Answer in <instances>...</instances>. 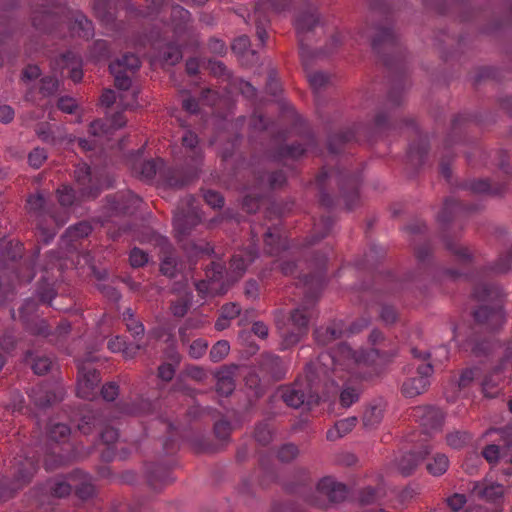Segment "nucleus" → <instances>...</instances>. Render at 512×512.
<instances>
[{"instance_id": "obj_1", "label": "nucleus", "mask_w": 512, "mask_h": 512, "mask_svg": "<svg viewBox=\"0 0 512 512\" xmlns=\"http://www.w3.org/2000/svg\"><path fill=\"white\" fill-rule=\"evenodd\" d=\"M396 353H388L384 350L371 349L367 353L354 351L346 344L339 345L333 352L321 353L317 362L308 364L306 367L305 382L298 381L292 386L280 389L281 399L290 407L300 408L301 406L312 407L318 404L319 394L318 383L327 376L330 369L351 370L361 363H383L390 360Z\"/></svg>"}, {"instance_id": "obj_2", "label": "nucleus", "mask_w": 512, "mask_h": 512, "mask_svg": "<svg viewBox=\"0 0 512 512\" xmlns=\"http://www.w3.org/2000/svg\"><path fill=\"white\" fill-rule=\"evenodd\" d=\"M311 317L312 311L304 305L297 307L291 312L287 323L284 327L280 328L285 347L295 345L306 335Z\"/></svg>"}, {"instance_id": "obj_3", "label": "nucleus", "mask_w": 512, "mask_h": 512, "mask_svg": "<svg viewBox=\"0 0 512 512\" xmlns=\"http://www.w3.org/2000/svg\"><path fill=\"white\" fill-rule=\"evenodd\" d=\"M297 0H260L254 10V16L257 23V37L262 44L265 43L267 33L262 27L261 17H266L268 12L282 13L291 7V4Z\"/></svg>"}, {"instance_id": "obj_4", "label": "nucleus", "mask_w": 512, "mask_h": 512, "mask_svg": "<svg viewBox=\"0 0 512 512\" xmlns=\"http://www.w3.org/2000/svg\"><path fill=\"white\" fill-rule=\"evenodd\" d=\"M100 377L95 369L87 367L85 362L78 364L77 394L79 397L91 400L96 395Z\"/></svg>"}, {"instance_id": "obj_5", "label": "nucleus", "mask_w": 512, "mask_h": 512, "mask_svg": "<svg viewBox=\"0 0 512 512\" xmlns=\"http://www.w3.org/2000/svg\"><path fill=\"white\" fill-rule=\"evenodd\" d=\"M433 368L430 363L417 367L418 376L407 379L402 385V392L406 397L413 398L422 394L430 385V376Z\"/></svg>"}, {"instance_id": "obj_6", "label": "nucleus", "mask_w": 512, "mask_h": 512, "mask_svg": "<svg viewBox=\"0 0 512 512\" xmlns=\"http://www.w3.org/2000/svg\"><path fill=\"white\" fill-rule=\"evenodd\" d=\"M512 371V343L507 349L504 359L502 360L500 366L494 368L491 372H489L481 382L483 392L488 397H493L496 395V391L494 389L498 386L499 382L503 378L504 371Z\"/></svg>"}, {"instance_id": "obj_7", "label": "nucleus", "mask_w": 512, "mask_h": 512, "mask_svg": "<svg viewBox=\"0 0 512 512\" xmlns=\"http://www.w3.org/2000/svg\"><path fill=\"white\" fill-rule=\"evenodd\" d=\"M194 202L195 199L193 197H188L181 204V212L175 215L174 226L180 234L186 233L187 225L194 226L201 220L194 206Z\"/></svg>"}, {"instance_id": "obj_8", "label": "nucleus", "mask_w": 512, "mask_h": 512, "mask_svg": "<svg viewBox=\"0 0 512 512\" xmlns=\"http://www.w3.org/2000/svg\"><path fill=\"white\" fill-rule=\"evenodd\" d=\"M224 268L220 263H213L207 271L208 280L197 283L196 288L203 295H217L225 292L223 287L219 288V282L223 279Z\"/></svg>"}, {"instance_id": "obj_9", "label": "nucleus", "mask_w": 512, "mask_h": 512, "mask_svg": "<svg viewBox=\"0 0 512 512\" xmlns=\"http://www.w3.org/2000/svg\"><path fill=\"white\" fill-rule=\"evenodd\" d=\"M320 23V18L317 11H312L309 13H305L299 16L295 21V28L297 34L299 36V41L301 45L300 55L302 61L306 64L308 58V51L303 46V41L305 40L306 35L311 32L317 25Z\"/></svg>"}, {"instance_id": "obj_10", "label": "nucleus", "mask_w": 512, "mask_h": 512, "mask_svg": "<svg viewBox=\"0 0 512 512\" xmlns=\"http://www.w3.org/2000/svg\"><path fill=\"white\" fill-rule=\"evenodd\" d=\"M316 491L321 496H325L330 502H340L347 494L346 486L332 477L322 478L317 484Z\"/></svg>"}, {"instance_id": "obj_11", "label": "nucleus", "mask_w": 512, "mask_h": 512, "mask_svg": "<svg viewBox=\"0 0 512 512\" xmlns=\"http://www.w3.org/2000/svg\"><path fill=\"white\" fill-rule=\"evenodd\" d=\"M66 22L72 36L89 39L94 34L92 22L79 11L72 12L70 16H67Z\"/></svg>"}, {"instance_id": "obj_12", "label": "nucleus", "mask_w": 512, "mask_h": 512, "mask_svg": "<svg viewBox=\"0 0 512 512\" xmlns=\"http://www.w3.org/2000/svg\"><path fill=\"white\" fill-rule=\"evenodd\" d=\"M415 416L427 432L438 430L443 423L442 411L434 407H418Z\"/></svg>"}, {"instance_id": "obj_13", "label": "nucleus", "mask_w": 512, "mask_h": 512, "mask_svg": "<svg viewBox=\"0 0 512 512\" xmlns=\"http://www.w3.org/2000/svg\"><path fill=\"white\" fill-rule=\"evenodd\" d=\"M501 437L504 441L503 449L501 450L498 445H488L483 451V457L490 463L496 464L500 458L507 456V451L512 445V427L501 430Z\"/></svg>"}, {"instance_id": "obj_14", "label": "nucleus", "mask_w": 512, "mask_h": 512, "mask_svg": "<svg viewBox=\"0 0 512 512\" xmlns=\"http://www.w3.org/2000/svg\"><path fill=\"white\" fill-rule=\"evenodd\" d=\"M504 493V488L498 483L481 482L476 483L473 487L472 494L475 497L484 499L486 501L494 502L501 498Z\"/></svg>"}, {"instance_id": "obj_15", "label": "nucleus", "mask_w": 512, "mask_h": 512, "mask_svg": "<svg viewBox=\"0 0 512 512\" xmlns=\"http://www.w3.org/2000/svg\"><path fill=\"white\" fill-rule=\"evenodd\" d=\"M236 366L223 367L219 369L216 373L217 385L216 390L219 394L228 396L230 395L234 388V375Z\"/></svg>"}, {"instance_id": "obj_16", "label": "nucleus", "mask_w": 512, "mask_h": 512, "mask_svg": "<svg viewBox=\"0 0 512 512\" xmlns=\"http://www.w3.org/2000/svg\"><path fill=\"white\" fill-rule=\"evenodd\" d=\"M93 10L96 17L105 25L115 20L116 0H93Z\"/></svg>"}, {"instance_id": "obj_17", "label": "nucleus", "mask_w": 512, "mask_h": 512, "mask_svg": "<svg viewBox=\"0 0 512 512\" xmlns=\"http://www.w3.org/2000/svg\"><path fill=\"white\" fill-rule=\"evenodd\" d=\"M475 319L479 323H487L492 328L504 322V313L501 308L482 306L475 311Z\"/></svg>"}, {"instance_id": "obj_18", "label": "nucleus", "mask_w": 512, "mask_h": 512, "mask_svg": "<svg viewBox=\"0 0 512 512\" xmlns=\"http://www.w3.org/2000/svg\"><path fill=\"white\" fill-rule=\"evenodd\" d=\"M37 135L45 142L51 143H62L67 141L68 143H72L75 138L72 135H64V127L57 126L55 130H51L50 127L39 128L36 130Z\"/></svg>"}, {"instance_id": "obj_19", "label": "nucleus", "mask_w": 512, "mask_h": 512, "mask_svg": "<svg viewBox=\"0 0 512 512\" xmlns=\"http://www.w3.org/2000/svg\"><path fill=\"white\" fill-rule=\"evenodd\" d=\"M357 424L356 417H348L342 420H339L333 428L327 431V439L330 441H335L353 430V428Z\"/></svg>"}, {"instance_id": "obj_20", "label": "nucleus", "mask_w": 512, "mask_h": 512, "mask_svg": "<svg viewBox=\"0 0 512 512\" xmlns=\"http://www.w3.org/2000/svg\"><path fill=\"white\" fill-rule=\"evenodd\" d=\"M62 69H68L70 77L74 82H79L82 79L83 73L81 70V63L79 58L73 53H67L60 58Z\"/></svg>"}, {"instance_id": "obj_21", "label": "nucleus", "mask_w": 512, "mask_h": 512, "mask_svg": "<svg viewBox=\"0 0 512 512\" xmlns=\"http://www.w3.org/2000/svg\"><path fill=\"white\" fill-rule=\"evenodd\" d=\"M343 334V330L338 324L332 326L321 327L315 330V339L322 345H328L340 338Z\"/></svg>"}, {"instance_id": "obj_22", "label": "nucleus", "mask_w": 512, "mask_h": 512, "mask_svg": "<svg viewBox=\"0 0 512 512\" xmlns=\"http://www.w3.org/2000/svg\"><path fill=\"white\" fill-rule=\"evenodd\" d=\"M75 178L77 183L79 184L81 193L83 196L87 197H95L97 195V191L93 189H88L85 187L87 183L91 182V173L90 168L86 164H80L77 166L75 170Z\"/></svg>"}, {"instance_id": "obj_23", "label": "nucleus", "mask_w": 512, "mask_h": 512, "mask_svg": "<svg viewBox=\"0 0 512 512\" xmlns=\"http://www.w3.org/2000/svg\"><path fill=\"white\" fill-rule=\"evenodd\" d=\"M198 142L197 135L191 131H186L182 136V145L190 150V157L195 167L200 163L202 158V152L198 147Z\"/></svg>"}, {"instance_id": "obj_24", "label": "nucleus", "mask_w": 512, "mask_h": 512, "mask_svg": "<svg viewBox=\"0 0 512 512\" xmlns=\"http://www.w3.org/2000/svg\"><path fill=\"white\" fill-rule=\"evenodd\" d=\"M121 66L122 62H113L110 64L109 68L111 73L114 75L116 87L126 91L131 85V80L126 74L127 72L121 70Z\"/></svg>"}, {"instance_id": "obj_25", "label": "nucleus", "mask_w": 512, "mask_h": 512, "mask_svg": "<svg viewBox=\"0 0 512 512\" xmlns=\"http://www.w3.org/2000/svg\"><path fill=\"white\" fill-rule=\"evenodd\" d=\"M449 467L448 457L444 454H436L428 463L427 470L434 476L444 474Z\"/></svg>"}, {"instance_id": "obj_26", "label": "nucleus", "mask_w": 512, "mask_h": 512, "mask_svg": "<svg viewBox=\"0 0 512 512\" xmlns=\"http://www.w3.org/2000/svg\"><path fill=\"white\" fill-rule=\"evenodd\" d=\"M383 418V409L379 405L368 407L363 414V424L366 428H373L378 425Z\"/></svg>"}, {"instance_id": "obj_27", "label": "nucleus", "mask_w": 512, "mask_h": 512, "mask_svg": "<svg viewBox=\"0 0 512 512\" xmlns=\"http://www.w3.org/2000/svg\"><path fill=\"white\" fill-rule=\"evenodd\" d=\"M253 261V257L251 255V253H249L248 255L245 254H237L235 256H233L232 260H231V270H232V273L234 274V278L237 279L239 278L240 276H242V274L244 273V271L246 270L247 266Z\"/></svg>"}, {"instance_id": "obj_28", "label": "nucleus", "mask_w": 512, "mask_h": 512, "mask_svg": "<svg viewBox=\"0 0 512 512\" xmlns=\"http://www.w3.org/2000/svg\"><path fill=\"white\" fill-rule=\"evenodd\" d=\"M419 460L414 453H408L398 461V470L401 474L408 476L417 467Z\"/></svg>"}, {"instance_id": "obj_29", "label": "nucleus", "mask_w": 512, "mask_h": 512, "mask_svg": "<svg viewBox=\"0 0 512 512\" xmlns=\"http://www.w3.org/2000/svg\"><path fill=\"white\" fill-rule=\"evenodd\" d=\"M123 319L126 323L127 329L134 335L139 336L144 333L143 324L138 321L131 309H126L123 312Z\"/></svg>"}, {"instance_id": "obj_30", "label": "nucleus", "mask_w": 512, "mask_h": 512, "mask_svg": "<svg viewBox=\"0 0 512 512\" xmlns=\"http://www.w3.org/2000/svg\"><path fill=\"white\" fill-rule=\"evenodd\" d=\"M230 351V345L226 340H220L210 350L209 356L212 362H220Z\"/></svg>"}, {"instance_id": "obj_31", "label": "nucleus", "mask_w": 512, "mask_h": 512, "mask_svg": "<svg viewBox=\"0 0 512 512\" xmlns=\"http://www.w3.org/2000/svg\"><path fill=\"white\" fill-rule=\"evenodd\" d=\"M30 397L34 403L40 407H45L54 400V396L49 394L42 386L33 388Z\"/></svg>"}, {"instance_id": "obj_32", "label": "nucleus", "mask_w": 512, "mask_h": 512, "mask_svg": "<svg viewBox=\"0 0 512 512\" xmlns=\"http://www.w3.org/2000/svg\"><path fill=\"white\" fill-rule=\"evenodd\" d=\"M179 265L180 264L177 259L172 254H170L162 259L160 270L164 275L168 277H174L180 270Z\"/></svg>"}, {"instance_id": "obj_33", "label": "nucleus", "mask_w": 512, "mask_h": 512, "mask_svg": "<svg viewBox=\"0 0 512 512\" xmlns=\"http://www.w3.org/2000/svg\"><path fill=\"white\" fill-rule=\"evenodd\" d=\"M134 171L138 173L142 179L151 180L157 172V165L153 161L141 162L134 166Z\"/></svg>"}, {"instance_id": "obj_34", "label": "nucleus", "mask_w": 512, "mask_h": 512, "mask_svg": "<svg viewBox=\"0 0 512 512\" xmlns=\"http://www.w3.org/2000/svg\"><path fill=\"white\" fill-rule=\"evenodd\" d=\"M48 489L55 497H65L71 493L72 485L65 480H54L48 484Z\"/></svg>"}, {"instance_id": "obj_35", "label": "nucleus", "mask_w": 512, "mask_h": 512, "mask_svg": "<svg viewBox=\"0 0 512 512\" xmlns=\"http://www.w3.org/2000/svg\"><path fill=\"white\" fill-rule=\"evenodd\" d=\"M91 226L86 222L78 223L74 226H71L66 231V236L71 240L79 239L88 236L91 233Z\"/></svg>"}, {"instance_id": "obj_36", "label": "nucleus", "mask_w": 512, "mask_h": 512, "mask_svg": "<svg viewBox=\"0 0 512 512\" xmlns=\"http://www.w3.org/2000/svg\"><path fill=\"white\" fill-rule=\"evenodd\" d=\"M232 50L240 57H244L249 53L254 55V52L250 50V39L246 35L239 36L234 40Z\"/></svg>"}, {"instance_id": "obj_37", "label": "nucleus", "mask_w": 512, "mask_h": 512, "mask_svg": "<svg viewBox=\"0 0 512 512\" xmlns=\"http://www.w3.org/2000/svg\"><path fill=\"white\" fill-rule=\"evenodd\" d=\"M359 395L360 390L358 388L346 386L340 394V401L342 406L350 407L359 399Z\"/></svg>"}, {"instance_id": "obj_38", "label": "nucleus", "mask_w": 512, "mask_h": 512, "mask_svg": "<svg viewBox=\"0 0 512 512\" xmlns=\"http://www.w3.org/2000/svg\"><path fill=\"white\" fill-rule=\"evenodd\" d=\"M108 348L112 352H122L126 358L133 357L135 354L132 351L134 348H130L126 346L125 341L121 337H115L108 342Z\"/></svg>"}, {"instance_id": "obj_39", "label": "nucleus", "mask_w": 512, "mask_h": 512, "mask_svg": "<svg viewBox=\"0 0 512 512\" xmlns=\"http://www.w3.org/2000/svg\"><path fill=\"white\" fill-rule=\"evenodd\" d=\"M70 435V428L63 423H57L51 426L49 430V438L52 441H65V439Z\"/></svg>"}, {"instance_id": "obj_40", "label": "nucleus", "mask_w": 512, "mask_h": 512, "mask_svg": "<svg viewBox=\"0 0 512 512\" xmlns=\"http://www.w3.org/2000/svg\"><path fill=\"white\" fill-rule=\"evenodd\" d=\"M469 439L470 436L466 432L460 431L450 433L446 437L447 444L454 449L463 447Z\"/></svg>"}, {"instance_id": "obj_41", "label": "nucleus", "mask_w": 512, "mask_h": 512, "mask_svg": "<svg viewBox=\"0 0 512 512\" xmlns=\"http://www.w3.org/2000/svg\"><path fill=\"white\" fill-rule=\"evenodd\" d=\"M307 78L314 90H320L329 82V76L321 71L310 72Z\"/></svg>"}, {"instance_id": "obj_42", "label": "nucleus", "mask_w": 512, "mask_h": 512, "mask_svg": "<svg viewBox=\"0 0 512 512\" xmlns=\"http://www.w3.org/2000/svg\"><path fill=\"white\" fill-rule=\"evenodd\" d=\"M47 159V152L43 148H35L28 155V162L33 168H39Z\"/></svg>"}, {"instance_id": "obj_43", "label": "nucleus", "mask_w": 512, "mask_h": 512, "mask_svg": "<svg viewBox=\"0 0 512 512\" xmlns=\"http://www.w3.org/2000/svg\"><path fill=\"white\" fill-rule=\"evenodd\" d=\"M207 348V341L203 339H196L189 346V355L194 359H199L206 353Z\"/></svg>"}, {"instance_id": "obj_44", "label": "nucleus", "mask_w": 512, "mask_h": 512, "mask_svg": "<svg viewBox=\"0 0 512 512\" xmlns=\"http://www.w3.org/2000/svg\"><path fill=\"white\" fill-rule=\"evenodd\" d=\"M116 62H122L121 70L124 72L135 71L140 67V60L134 54H126Z\"/></svg>"}, {"instance_id": "obj_45", "label": "nucleus", "mask_w": 512, "mask_h": 512, "mask_svg": "<svg viewBox=\"0 0 512 512\" xmlns=\"http://www.w3.org/2000/svg\"><path fill=\"white\" fill-rule=\"evenodd\" d=\"M255 438L259 443L265 445L272 440L273 432L267 424H261L255 430Z\"/></svg>"}, {"instance_id": "obj_46", "label": "nucleus", "mask_w": 512, "mask_h": 512, "mask_svg": "<svg viewBox=\"0 0 512 512\" xmlns=\"http://www.w3.org/2000/svg\"><path fill=\"white\" fill-rule=\"evenodd\" d=\"M58 200L62 206H69L73 203L75 194L72 188L64 185L57 190Z\"/></svg>"}, {"instance_id": "obj_47", "label": "nucleus", "mask_w": 512, "mask_h": 512, "mask_svg": "<svg viewBox=\"0 0 512 512\" xmlns=\"http://www.w3.org/2000/svg\"><path fill=\"white\" fill-rule=\"evenodd\" d=\"M27 207L30 212L41 213L45 207V198L42 194L30 196L27 200Z\"/></svg>"}, {"instance_id": "obj_48", "label": "nucleus", "mask_w": 512, "mask_h": 512, "mask_svg": "<svg viewBox=\"0 0 512 512\" xmlns=\"http://www.w3.org/2000/svg\"><path fill=\"white\" fill-rule=\"evenodd\" d=\"M498 295L497 289L488 286L487 284H482L475 288L474 296L478 300H485L487 298H493Z\"/></svg>"}, {"instance_id": "obj_49", "label": "nucleus", "mask_w": 512, "mask_h": 512, "mask_svg": "<svg viewBox=\"0 0 512 512\" xmlns=\"http://www.w3.org/2000/svg\"><path fill=\"white\" fill-rule=\"evenodd\" d=\"M298 455V449L293 444H287L281 447L278 452V458L282 462H289Z\"/></svg>"}, {"instance_id": "obj_50", "label": "nucleus", "mask_w": 512, "mask_h": 512, "mask_svg": "<svg viewBox=\"0 0 512 512\" xmlns=\"http://www.w3.org/2000/svg\"><path fill=\"white\" fill-rule=\"evenodd\" d=\"M52 367V360L48 357H39L35 360L32 368L38 375L47 373Z\"/></svg>"}, {"instance_id": "obj_51", "label": "nucleus", "mask_w": 512, "mask_h": 512, "mask_svg": "<svg viewBox=\"0 0 512 512\" xmlns=\"http://www.w3.org/2000/svg\"><path fill=\"white\" fill-rule=\"evenodd\" d=\"M129 260L133 267H141L147 263L148 255L144 251L134 248L130 253Z\"/></svg>"}, {"instance_id": "obj_52", "label": "nucleus", "mask_w": 512, "mask_h": 512, "mask_svg": "<svg viewBox=\"0 0 512 512\" xmlns=\"http://www.w3.org/2000/svg\"><path fill=\"white\" fill-rule=\"evenodd\" d=\"M512 266V255L510 252H507L505 255H502L495 267H494V271L497 272V273H505L507 272Z\"/></svg>"}, {"instance_id": "obj_53", "label": "nucleus", "mask_w": 512, "mask_h": 512, "mask_svg": "<svg viewBox=\"0 0 512 512\" xmlns=\"http://www.w3.org/2000/svg\"><path fill=\"white\" fill-rule=\"evenodd\" d=\"M204 199L206 203L213 208H220L224 203L223 197L218 192L211 190L204 193Z\"/></svg>"}, {"instance_id": "obj_54", "label": "nucleus", "mask_w": 512, "mask_h": 512, "mask_svg": "<svg viewBox=\"0 0 512 512\" xmlns=\"http://www.w3.org/2000/svg\"><path fill=\"white\" fill-rule=\"evenodd\" d=\"M58 108L65 113H73L77 108L76 100L72 97L64 96L58 101Z\"/></svg>"}, {"instance_id": "obj_55", "label": "nucleus", "mask_w": 512, "mask_h": 512, "mask_svg": "<svg viewBox=\"0 0 512 512\" xmlns=\"http://www.w3.org/2000/svg\"><path fill=\"white\" fill-rule=\"evenodd\" d=\"M59 81L54 76L45 77L42 79L41 90L47 94H53L58 89Z\"/></svg>"}, {"instance_id": "obj_56", "label": "nucleus", "mask_w": 512, "mask_h": 512, "mask_svg": "<svg viewBox=\"0 0 512 512\" xmlns=\"http://www.w3.org/2000/svg\"><path fill=\"white\" fill-rule=\"evenodd\" d=\"M478 369H467L465 371H463V373L461 374L459 380H458V386L460 388H464L466 386H468L473 380L474 378L478 375Z\"/></svg>"}, {"instance_id": "obj_57", "label": "nucleus", "mask_w": 512, "mask_h": 512, "mask_svg": "<svg viewBox=\"0 0 512 512\" xmlns=\"http://www.w3.org/2000/svg\"><path fill=\"white\" fill-rule=\"evenodd\" d=\"M186 374L188 377H190L191 379L198 381V382H202L207 378L206 371L199 366L189 367L186 370Z\"/></svg>"}, {"instance_id": "obj_58", "label": "nucleus", "mask_w": 512, "mask_h": 512, "mask_svg": "<svg viewBox=\"0 0 512 512\" xmlns=\"http://www.w3.org/2000/svg\"><path fill=\"white\" fill-rule=\"evenodd\" d=\"M101 394L107 401H113L118 396V386L114 383L106 384L102 387Z\"/></svg>"}, {"instance_id": "obj_59", "label": "nucleus", "mask_w": 512, "mask_h": 512, "mask_svg": "<svg viewBox=\"0 0 512 512\" xmlns=\"http://www.w3.org/2000/svg\"><path fill=\"white\" fill-rule=\"evenodd\" d=\"M447 503L453 511L457 512L466 503V498L463 494L456 493L447 499Z\"/></svg>"}, {"instance_id": "obj_60", "label": "nucleus", "mask_w": 512, "mask_h": 512, "mask_svg": "<svg viewBox=\"0 0 512 512\" xmlns=\"http://www.w3.org/2000/svg\"><path fill=\"white\" fill-rule=\"evenodd\" d=\"M190 297H185V299L176 302L172 305V312L175 316L182 317L187 312L189 307Z\"/></svg>"}, {"instance_id": "obj_61", "label": "nucleus", "mask_w": 512, "mask_h": 512, "mask_svg": "<svg viewBox=\"0 0 512 512\" xmlns=\"http://www.w3.org/2000/svg\"><path fill=\"white\" fill-rule=\"evenodd\" d=\"M175 374V369L171 364H162L158 368V375L164 381H170Z\"/></svg>"}, {"instance_id": "obj_62", "label": "nucleus", "mask_w": 512, "mask_h": 512, "mask_svg": "<svg viewBox=\"0 0 512 512\" xmlns=\"http://www.w3.org/2000/svg\"><path fill=\"white\" fill-rule=\"evenodd\" d=\"M240 313V308L235 303H229L222 307L221 314L230 320L235 318Z\"/></svg>"}, {"instance_id": "obj_63", "label": "nucleus", "mask_w": 512, "mask_h": 512, "mask_svg": "<svg viewBox=\"0 0 512 512\" xmlns=\"http://www.w3.org/2000/svg\"><path fill=\"white\" fill-rule=\"evenodd\" d=\"M119 100L123 107L132 108L135 105L136 92L133 91L131 93H121L119 96Z\"/></svg>"}, {"instance_id": "obj_64", "label": "nucleus", "mask_w": 512, "mask_h": 512, "mask_svg": "<svg viewBox=\"0 0 512 512\" xmlns=\"http://www.w3.org/2000/svg\"><path fill=\"white\" fill-rule=\"evenodd\" d=\"M94 422H95L94 417L84 416L80 420V422L78 424V428L82 433L89 434L92 430V426L94 425Z\"/></svg>"}]
</instances>
